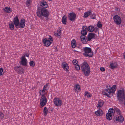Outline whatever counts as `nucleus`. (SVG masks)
Listing matches in <instances>:
<instances>
[{"label": "nucleus", "mask_w": 125, "mask_h": 125, "mask_svg": "<svg viewBox=\"0 0 125 125\" xmlns=\"http://www.w3.org/2000/svg\"><path fill=\"white\" fill-rule=\"evenodd\" d=\"M117 66V62H110V67L111 69H113Z\"/></svg>", "instance_id": "nucleus-16"}, {"label": "nucleus", "mask_w": 125, "mask_h": 125, "mask_svg": "<svg viewBox=\"0 0 125 125\" xmlns=\"http://www.w3.org/2000/svg\"><path fill=\"white\" fill-rule=\"evenodd\" d=\"M82 30L81 31V34H82L81 35H84L85 36L87 34V32L86 31L87 30V27L84 29V28H82Z\"/></svg>", "instance_id": "nucleus-25"}, {"label": "nucleus", "mask_w": 125, "mask_h": 125, "mask_svg": "<svg viewBox=\"0 0 125 125\" xmlns=\"http://www.w3.org/2000/svg\"><path fill=\"white\" fill-rule=\"evenodd\" d=\"M75 91L77 92L80 91V87L78 84H77L74 87Z\"/></svg>", "instance_id": "nucleus-30"}, {"label": "nucleus", "mask_w": 125, "mask_h": 125, "mask_svg": "<svg viewBox=\"0 0 125 125\" xmlns=\"http://www.w3.org/2000/svg\"><path fill=\"white\" fill-rule=\"evenodd\" d=\"M62 66L64 70L66 71H68L69 67L68 64L66 62H63L62 64Z\"/></svg>", "instance_id": "nucleus-17"}, {"label": "nucleus", "mask_w": 125, "mask_h": 125, "mask_svg": "<svg viewBox=\"0 0 125 125\" xmlns=\"http://www.w3.org/2000/svg\"><path fill=\"white\" fill-rule=\"evenodd\" d=\"M103 114V112L102 109H99L95 112V114L97 116H102Z\"/></svg>", "instance_id": "nucleus-22"}, {"label": "nucleus", "mask_w": 125, "mask_h": 125, "mask_svg": "<svg viewBox=\"0 0 125 125\" xmlns=\"http://www.w3.org/2000/svg\"><path fill=\"white\" fill-rule=\"evenodd\" d=\"M104 102L102 100H99L98 102V103L97 105V108L100 109L103 106Z\"/></svg>", "instance_id": "nucleus-20"}, {"label": "nucleus", "mask_w": 125, "mask_h": 125, "mask_svg": "<svg viewBox=\"0 0 125 125\" xmlns=\"http://www.w3.org/2000/svg\"><path fill=\"white\" fill-rule=\"evenodd\" d=\"M46 90H45V89H44L43 88V89L42 90H41L39 91V93L41 95H44V94H43L45 92V91Z\"/></svg>", "instance_id": "nucleus-38"}, {"label": "nucleus", "mask_w": 125, "mask_h": 125, "mask_svg": "<svg viewBox=\"0 0 125 125\" xmlns=\"http://www.w3.org/2000/svg\"><path fill=\"white\" fill-rule=\"evenodd\" d=\"M29 63L30 66L32 67H33L35 65L34 62L32 61H30V62Z\"/></svg>", "instance_id": "nucleus-42"}, {"label": "nucleus", "mask_w": 125, "mask_h": 125, "mask_svg": "<svg viewBox=\"0 0 125 125\" xmlns=\"http://www.w3.org/2000/svg\"><path fill=\"white\" fill-rule=\"evenodd\" d=\"M9 28L11 30H13L14 29L15 24L14 22V18L13 20V22H11V23H9Z\"/></svg>", "instance_id": "nucleus-23"}, {"label": "nucleus", "mask_w": 125, "mask_h": 125, "mask_svg": "<svg viewBox=\"0 0 125 125\" xmlns=\"http://www.w3.org/2000/svg\"><path fill=\"white\" fill-rule=\"evenodd\" d=\"M14 22L15 26L16 28H23L25 26V23L26 21L24 19H21L19 22L18 17L16 16L14 18Z\"/></svg>", "instance_id": "nucleus-2"}, {"label": "nucleus", "mask_w": 125, "mask_h": 125, "mask_svg": "<svg viewBox=\"0 0 125 125\" xmlns=\"http://www.w3.org/2000/svg\"><path fill=\"white\" fill-rule=\"evenodd\" d=\"M4 11L6 13H10L12 12L11 9L9 7H6L3 8Z\"/></svg>", "instance_id": "nucleus-24"}, {"label": "nucleus", "mask_w": 125, "mask_h": 125, "mask_svg": "<svg viewBox=\"0 0 125 125\" xmlns=\"http://www.w3.org/2000/svg\"><path fill=\"white\" fill-rule=\"evenodd\" d=\"M41 6L43 7V8H46L48 6L47 2L45 1H42L40 3Z\"/></svg>", "instance_id": "nucleus-19"}, {"label": "nucleus", "mask_w": 125, "mask_h": 125, "mask_svg": "<svg viewBox=\"0 0 125 125\" xmlns=\"http://www.w3.org/2000/svg\"><path fill=\"white\" fill-rule=\"evenodd\" d=\"M96 15L94 13H91L90 15V17L91 19H96Z\"/></svg>", "instance_id": "nucleus-33"}, {"label": "nucleus", "mask_w": 125, "mask_h": 125, "mask_svg": "<svg viewBox=\"0 0 125 125\" xmlns=\"http://www.w3.org/2000/svg\"><path fill=\"white\" fill-rule=\"evenodd\" d=\"M48 112V111L47 108L46 107H44L43 110V114L44 115L46 116Z\"/></svg>", "instance_id": "nucleus-34"}, {"label": "nucleus", "mask_w": 125, "mask_h": 125, "mask_svg": "<svg viewBox=\"0 0 125 125\" xmlns=\"http://www.w3.org/2000/svg\"><path fill=\"white\" fill-rule=\"evenodd\" d=\"M84 96H86L87 98H89L92 96V95L91 93L87 91L85 92Z\"/></svg>", "instance_id": "nucleus-27"}, {"label": "nucleus", "mask_w": 125, "mask_h": 125, "mask_svg": "<svg viewBox=\"0 0 125 125\" xmlns=\"http://www.w3.org/2000/svg\"><path fill=\"white\" fill-rule=\"evenodd\" d=\"M76 14L74 12H71L69 13L68 17L69 20L71 21L75 20L76 17Z\"/></svg>", "instance_id": "nucleus-13"}, {"label": "nucleus", "mask_w": 125, "mask_h": 125, "mask_svg": "<svg viewBox=\"0 0 125 125\" xmlns=\"http://www.w3.org/2000/svg\"><path fill=\"white\" fill-rule=\"evenodd\" d=\"M32 0H26V5L28 7L30 6L32 3Z\"/></svg>", "instance_id": "nucleus-37"}, {"label": "nucleus", "mask_w": 125, "mask_h": 125, "mask_svg": "<svg viewBox=\"0 0 125 125\" xmlns=\"http://www.w3.org/2000/svg\"><path fill=\"white\" fill-rule=\"evenodd\" d=\"M123 104H125V103H123Z\"/></svg>", "instance_id": "nucleus-53"}, {"label": "nucleus", "mask_w": 125, "mask_h": 125, "mask_svg": "<svg viewBox=\"0 0 125 125\" xmlns=\"http://www.w3.org/2000/svg\"><path fill=\"white\" fill-rule=\"evenodd\" d=\"M73 63L74 65H77L78 63V61L76 60H73L72 62Z\"/></svg>", "instance_id": "nucleus-44"}, {"label": "nucleus", "mask_w": 125, "mask_h": 125, "mask_svg": "<svg viewBox=\"0 0 125 125\" xmlns=\"http://www.w3.org/2000/svg\"><path fill=\"white\" fill-rule=\"evenodd\" d=\"M49 88V83H46V84L44 86L43 88L44 89H45V90H47Z\"/></svg>", "instance_id": "nucleus-40"}, {"label": "nucleus", "mask_w": 125, "mask_h": 125, "mask_svg": "<svg viewBox=\"0 0 125 125\" xmlns=\"http://www.w3.org/2000/svg\"><path fill=\"white\" fill-rule=\"evenodd\" d=\"M100 70L101 71L104 72L105 71V69L104 67H101L100 68Z\"/></svg>", "instance_id": "nucleus-47"}, {"label": "nucleus", "mask_w": 125, "mask_h": 125, "mask_svg": "<svg viewBox=\"0 0 125 125\" xmlns=\"http://www.w3.org/2000/svg\"><path fill=\"white\" fill-rule=\"evenodd\" d=\"M123 56L124 58L125 59V52L123 53Z\"/></svg>", "instance_id": "nucleus-50"}, {"label": "nucleus", "mask_w": 125, "mask_h": 125, "mask_svg": "<svg viewBox=\"0 0 125 125\" xmlns=\"http://www.w3.org/2000/svg\"><path fill=\"white\" fill-rule=\"evenodd\" d=\"M75 69L77 70H80V67L78 64L75 65Z\"/></svg>", "instance_id": "nucleus-45"}, {"label": "nucleus", "mask_w": 125, "mask_h": 125, "mask_svg": "<svg viewBox=\"0 0 125 125\" xmlns=\"http://www.w3.org/2000/svg\"><path fill=\"white\" fill-rule=\"evenodd\" d=\"M42 41L44 45L46 47L50 46L52 43V42L46 38L43 40Z\"/></svg>", "instance_id": "nucleus-14"}, {"label": "nucleus", "mask_w": 125, "mask_h": 125, "mask_svg": "<svg viewBox=\"0 0 125 125\" xmlns=\"http://www.w3.org/2000/svg\"><path fill=\"white\" fill-rule=\"evenodd\" d=\"M62 23L64 24H66V17L65 15H64L62 17Z\"/></svg>", "instance_id": "nucleus-32"}, {"label": "nucleus", "mask_w": 125, "mask_h": 125, "mask_svg": "<svg viewBox=\"0 0 125 125\" xmlns=\"http://www.w3.org/2000/svg\"><path fill=\"white\" fill-rule=\"evenodd\" d=\"M82 50L84 52L83 53V54L86 57H92L93 53L91 51V49L90 48L85 47L83 48Z\"/></svg>", "instance_id": "nucleus-5"}, {"label": "nucleus", "mask_w": 125, "mask_h": 125, "mask_svg": "<svg viewBox=\"0 0 125 125\" xmlns=\"http://www.w3.org/2000/svg\"><path fill=\"white\" fill-rule=\"evenodd\" d=\"M80 38L83 44L86 43L88 41V39H87V38L84 35H81L80 36Z\"/></svg>", "instance_id": "nucleus-18"}, {"label": "nucleus", "mask_w": 125, "mask_h": 125, "mask_svg": "<svg viewBox=\"0 0 125 125\" xmlns=\"http://www.w3.org/2000/svg\"><path fill=\"white\" fill-rule=\"evenodd\" d=\"M21 60L19 62L20 64L24 66H26L27 65V59L25 58V56H22L21 58Z\"/></svg>", "instance_id": "nucleus-10"}, {"label": "nucleus", "mask_w": 125, "mask_h": 125, "mask_svg": "<svg viewBox=\"0 0 125 125\" xmlns=\"http://www.w3.org/2000/svg\"><path fill=\"white\" fill-rule=\"evenodd\" d=\"M49 39L50 40L51 42L53 41V39L52 37L51 36H49Z\"/></svg>", "instance_id": "nucleus-48"}, {"label": "nucleus", "mask_w": 125, "mask_h": 125, "mask_svg": "<svg viewBox=\"0 0 125 125\" xmlns=\"http://www.w3.org/2000/svg\"><path fill=\"white\" fill-rule=\"evenodd\" d=\"M116 85H114L110 89L112 93H114L116 90Z\"/></svg>", "instance_id": "nucleus-31"}, {"label": "nucleus", "mask_w": 125, "mask_h": 125, "mask_svg": "<svg viewBox=\"0 0 125 125\" xmlns=\"http://www.w3.org/2000/svg\"><path fill=\"white\" fill-rule=\"evenodd\" d=\"M54 49L56 52H57L58 51V49L57 47H55Z\"/></svg>", "instance_id": "nucleus-51"}, {"label": "nucleus", "mask_w": 125, "mask_h": 125, "mask_svg": "<svg viewBox=\"0 0 125 125\" xmlns=\"http://www.w3.org/2000/svg\"><path fill=\"white\" fill-rule=\"evenodd\" d=\"M114 120L115 122L122 123L124 121V118L121 115H119L118 116L114 117Z\"/></svg>", "instance_id": "nucleus-9"}, {"label": "nucleus", "mask_w": 125, "mask_h": 125, "mask_svg": "<svg viewBox=\"0 0 125 125\" xmlns=\"http://www.w3.org/2000/svg\"><path fill=\"white\" fill-rule=\"evenodd\" d=\"M114 22L115 24L119 25L121 23L122 21L121 18L118 15H115L113 17Z\"/></svg>", "instance_id": "nucleus-7"}, {"label": "nucleus", "mask_w": 125, "mask_h": 125, "mask_svg": "<svg viewBox=\"0 0 125 125\" xmlns=\"http://www.w3.org/2000/svg\"><path fill=\"white\" fill-rule=\"evenodd\" d=\"M115 112V110H114L112 108L109 109L108 110V113H110L111 115H114V113Z\"/></svg>", "instance_id": "nucleus-36"}, {"label": "nucleus", "mask_w": 125, "mask_h": 125, "mask_svg": "<svg viewBox=\"0 0 125 125\" xmlns=\"http://www.w3.org/2000/svg\"><path fill=\"white\" fill-rule=\"evenodd\" d=\"M116 8V9H115V10H116L117 11H118V8Z\"/></svg>", "instance_id": "nucleus-52"}, {"label": "nucleus", "mask_w": 125, "mask_h": 125, "mask_svg": "<svg viewBox=\"0 0 125 125\" xmlns=\"http://www.w3.org/2000/svg\"><path fill=\"white\" fill-rule=\"evenodd\" d=\"M94 28L93 26H89L87 28L88 30L90 32H93L94 31Z\"/></svg>", "instance_id": "nucleus-28"}, {"label": "nucleus", "mask_w": 125, "mask_h": 125, "mask_svg": "<svg viewBox=\"0 0 125 125\" xmlns=\"http://www.w3.org/2000/svg\"><path fill=\"white\" fill-rule=\"evenodd\" d=\"M14 69L20 74L24 73L23 69L20 66L15 67Z\"/></svg>", "instance_id": "nucleus-12"}, {"label": "nucleus", "mask_w": 125, "mask_h": 125, "mask_svg": "<svg viewBox=\"0 0 125 125\" xmlns=\"http://www.w3.org/2000/svg\"><path fill=\"white\" fill-rule=\"evenodd\" d=\"M113 115L110 113H108L106 114V118L108 120H110L112 119V116Z\"/></svg>", "instance_id": "nucleus-29"}, {"label": "nucleus", "mask_w": 125, "mask_h": 125, "mask_svg": "<svg viewBox=\"0 0 125 125\" xmlns=\"http://www.w3.org/2000/svg\"><path fill=\"white\" fill-rule=\"evenodd\" d=\"M47 101V99L44 95H42L40 100V104L42 108L46 105Z\"/></svg>", "instance_id": "nucleus-6"}, {"label": "nucleus", "mask_w": 125, "mask_h": 125, "mask_svg": "<svg viewBox=\"0 0 125 125\" xmlns=\"http://www.w3.org/2000/svg\"><path fill=\"white\" fill-rule=\"evenodd\" d=\"M125 93L124 89L119 90L117 92L118 98L121 103L125 104Z\"/></svg>", "instance_id": "nucleus-4"}, {"label": "nucleus", "mask_w": 125, "mask_h": 125, "mask_svg": "<svg viewBox=\"0 0 125 125\" xmlns=\"http://www.w3.org/2000/svg\"><path fill=\"white\" fill-rule=\"evenodd\" d=\"M115 113H116L117 114L119 115H121V112L117 108H115Z\"/></svg>", "instance_id": "nucleus-39"}, {"label": "nucleus", "mask_w": 125, "mask_h": 125, "mask_svg": "<svg viewBox=\"0 0 125 125\" xmlns=\"http://www.w3.org/2000/svg\"><path fill=\"white\" fill-rule=\"evenodd\" d=\"M112 92L110 89L104 90L102 92L103 95H105L108 97H110L111 95H112Z\"/></svg>", "instance_id": "nucleus-11"}, {"label": "nucleus", "mask_w": 125, "mask_h": 125, "mask_svg": "<svg viewBox=\"0 0 125 125\" xmlns=\"http://www.w3.org/2000/svg\"><path fill=\"white\" fill-rule=\"evenodd\" d=\"M92 13V11L91 10H89L86 12L84 13L83 17L85 18H87L88 16L90 15Z\"/></svg>", "instance_id": "nucleus-21"}, {"label": "nucleus", "mask_w": 125, "mask_h": 125, "mask_svg": "<svg viewBox=\"0 0 125 125\" xmlns=\"http://www.w3.org/2000/svg\"><path fill=\"white\" fill-rule=\"evenodd\" d=\"M61 30L60 29H58L57 31V33H55V36H58V37L60 38V36L61 35Z\"/></svg>", "instance_id": "nucleus-35"}, {"label": "nucleus", "mask_w": 125, "mask_h": 125, "mask_svg": "<svg viewBox=\"0 0 125 125\" xmlns=\"http://www.w3.org/2000/svg\"><path fill=\"white\" fill-rule=\"evenodd\" d=\"M76 44V41L75 39L73 40L71 42V45L72 48H74L75 47Z\"/></svg>", "instance_id": "nucleus-26"}, {"label": "nucleus", "mask_w": 125, "mask_h": 125, "mask_svg": "<svg viewBox=\"0 0 125 125\" xmlns=\"http://www.w3.org/2000/svg\"><path fill=\"white\" fill-rule=\"evenodd\" d=\"M82 73L85 76L89 75L90 72V68L87 63L84 62L81 65Z\"/></svg>", "instance_id": "nucleus-3"}, {"label": "nucleus", "mask_w": 125, "mask_h": 125, "mask_svg": "<svg viewBox=\"0 0 125 125\" xmlns=\"http://www.w3.org/2000/svg\"><path fill=\"white\" fill-rule=\"evenodd\" d=\"M3 74V68H0V75H2Z\"/></svg>", "instance_id": "nucleus-46"}, {"label": "nucleus", "mask_w": 125, "mask_h": 125, "mask_svg": "<svg viewBox=\"0 0 125 125\" xmlns=\"http://www.w3.org/2000/svg\"><path fill=\"white\" fill-rule=\"evenodd\" d=\"M53 102L54 105L57 106H60L62 104V100L58 98H55Z\"/></svg>", "instance_id": "nucleus-8"}, {"label": "nucleus", "mask_w": 125, "mask_h": 125, "mask_svg": "<svg viewBox=\"0 0 125 125\" xmlns=\"http://www.w3.org/2000/svg\"><path fill=\"white\" fill-rule=\"evenodd\" d=\"M95 34L93 33H89L87 38L88 41H90L92 39L94 38Z\"/></svg>", "instance_id": "nucleus-15"}, {"label": "nucleus", "mask_w": 125, "mask_h": 125, "mask_svg": "<svg viewBox=\"0 0 125 125\" xmlns=\"http://www.w3.org/2000/svg\"><path fill=\"white\" fill-rule=\"evenodd\" d=\"M4 115L1 112H0V118L2 120H3L4 119Z\"/></svg>", "instance_id": "nucleus-41"}, {"label": "nucleus", "mask_w": 125, "mask_h": 125, "mask_svg": "<svg viewBox=\"0 0 125 125\" xmlns=\"http://www.w3.org/2000/svg\"><path fill=\"white\" fill-rule=\"evenodd\" d=\"M97 26L99 28H101L102 26V25L101 24V22L100 21H98V23L97 24Z\"/></svg>", "instance_id": "nucleus-43"}, {"label": "nucleus", "mask_w": 125, "mask_h": 125, "mask_svg": "<svg viewBox=\"0 0 125 125\" xmlns=\"http://www.w3.org/2000/svg\"><path fill=\"white\" fill-rule=\"evenodd\" d=\"M29 53H27L25 54L24 56H27V57H29Z\"/></svg>", "instance_id": "nucleus-49"}, {"label": "nucleus", "mask_w": 125, "mask_h": 125, "mask_svg": "<svg viewBox=\"0 0 125 125\" xmlns=\"http://www.w3.org/2000/svg\"><path fill=\"white\" fill-rule=\"evenodd\" d=\"M36 13L37 16L41 19H43L42 16L48 18L50 14L47 9L41 7H39L37 8Z\"/></svg>", "instance_id": "nucleus-1"}]
</instances>
